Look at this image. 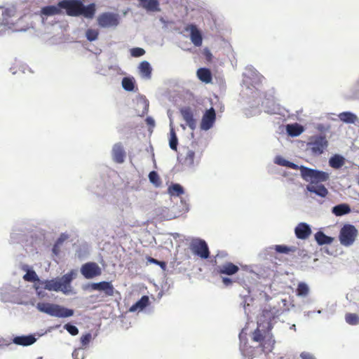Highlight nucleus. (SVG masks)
<instances>
[{"label":"nucleus","mask_w":359,"mask_h":359,"mask_svg":"<svg viewBox=\"0 0 359 359\" xmlns=\"http://www.w3.org/2000/svg\"><path fill=\"white\" fill-rule=\"evenodd\" d=\"M58 6L65 10L69 16L77 17L83 15L86 18H93L96 6L94 3L84 6L80 0H62L58 2Z\"/></svg>","instance_id":"obj_1"},{"label":"nucleus","mask_w":359,"mask_h":359,"mask_svg":"<svg viewBox=\"0 0 359 359\" xmlns=\"http://www.w3.org/2000/svg\"><path fill=\"white\" fill-rule=\"evenodd\" d=\"M36 308L41 312L58 318L70 317L74 314V311L72 309L47 302H39L36 305Z\"/></svg>","instance_id":"obj_2"},{"label":"nucleus","mask_w":359,"mask_h":359,"mask_svg":"<svg viewBox=\"0 0 359 359\" xmlns=\"http://www.w3.org/2000/svg\"><path fill=\"white\" fill-rule=\"evenodd\" d=\"M301 176L306 182H310L309 185L318 184L320 182L329 180V173L301 165Z\"/></svg>","instance_id":"obj_3"},{"label":"nucleus","mask_w":359,"mask_h":359,"mask_svg":"<svg viewBox=\"0 0 359 359\" xmlns=\"http://www.w3.org/2000/svg\"><path fill=\"white\" fill-rule=\"evenodd\" d=\"M358 236L357 229L352 224H344L339 235L340 243L345 247L351 246L355 242Z\"/></svg>","instance_id":"obj_4"},{"label":"nucleus","mask_w":359,"mask_h":359,"mask_svg":"<svg viewBox=\"0 0 359 359\" xmlns=\"http://www.w3.org/2000/svg\"><path fill=\"white\" fill-rule=\"evenodd\" d=\"M328 142L323 135L312 137L308 142V148L314 155H320L327 147Z\"/></svg>","instance_id":"obj_5"},{"label":"nucleus","mask_w":359,"mask_h":359,"mask_svg":"<svg viewBox=\"0 0 359 359\" xmlns=\"http://www.w3.org/2000/svg\"><path fill=\"white\" fill-rule=\"evenodd\" d=\"M191 252L202 259H208L210 257V251L206 242L201 239H194L190 243Z\"/></svg>","instance_id":"obj_6"},{"label":"nucleus","mask_w":359,"mask_h":359,"mask_svg":"<svg viewBox=\"0 0 359 359\" xmlns=\"http://www.w3.org/2000/svg\"><path fill=\"white\" fill-rule=\"evenodd\" d=\"M97 24L100 27H116L118 25L119 20L118 15L105 12L100 14L97 19Z\"/></svg>","instance_id":"obj_7"},{"label":"nucleus","mask_w":359,"mask_h":359,"mask_svg":"<svg viewBox=\"0 0 359 359\" xmlns=\"http://www.w3.org/2000/svg\"><path fill=\"white\" fill-rule=\"evenodd\" d=\"M81 273L86 279H91L100 276L102 270L97 263L90 262L82 265Z\"/></svg>","instance_id":"obj_8"},{"label":"nucleus","mask_w":359,"mask_h":359,"mask_svg":"<svg viewBox=\"0 0 359 359\" xmlns=\"http://www.w3.org/2000/svg\"><path fill=\"white\" fill-rule=\"evenodd\" d=\"M215 119V111L212 107H211L210 109L207 110L205 113L203 114L201 123V128L205 130H209L213 126Z\"/></svg>","instance_id":"obj_9"},{"label":"nucleus","mask_w":359,"mask_h":359,"mask_svg":"<svg viewBox=\"0 0 359 359\" xmlns=\"http://www.w3.org/2000/svg\"><path fill=\"white\" fill-rule=\"evenodd\" d=\"M90 287L93 290L103 291L105 295L108 297H111L114 294L115 289L111 282L102 281L92 283Z\"/></svg>","instance_id":"obj_10"},{"label":"nucleus","mask_w":359,"mask_h":359,"mask_svg":"<svg viewBox=\"0 0 359 359\" xmlns=\"http://www.w3.org/2000/svg\"><path fill=\"white\" fill-rule=\"evenodd\" d=\"M41 290L58 292L62 291V287L58 279L41 280L39 282V285L36 287V291Z\"/></svg>","instance_id":"obj_11"},{"label":"nucleus","mask_w":359,"mask_h":359,"mask_svg":"<svg viewBox=\"0 0 359 359\" xmlns=\"http://www.w3.org/2000/svg\"><path fill=\"white\" fill-rule=\"evenodd\" d=\"M185 30L190 32V39L191 42L194 44V46L199 47L202 45V34L197 28L196 25L194 24L188 25L185 27Z\"/></svg>","instance_id":"obj_12"},{"label":"nucleus","mask_w":359,"mask_h":359,"mask_svg":"<svg viewBox=\"0 0 359 359\" xmlns=\"http://www.w3.org/2000/svg\"><path fill=\"white\" fill-rule=\"evenodd\" d=\"M294 233L298 238L304 240L311 234V229L309 224L301 222L295 227Z\"/></svg>","instance_id":"obj_13"},{"label":"nucleus","mask_w":359,"mask_h":359,"mask_svg":"<svg viewBox=\"0 0 359 359\" xmlns=\"http://www.w3.org/2000/svg\"><path fill=\"white\" fill-rule=\"evenodd\" d=\"M112 156L113 159L116 163H122L124 162L126 152L121 143H116L114 145L112 149Z\"/></svg>","instance_id":"obj_14"},{"label":"nucleus","mask_w":359,"mask_h":359,"mask_svg":"<svg viewBox=\"0 0 359 359\" xmlns=\"http://www.w3.org/2000/svg\"><path fill=\"white\" fill-rule=\"evenodd\" d=\"M238 271V266L232 262H226L224 264L219 266L217 269L218 273L228 276L236 274Z\"/></svg>","instance_id":"obj_15"},{"label":"nucleus","mask_w":359,"mask_h":359,"mask_svg":"<svg viewBox=\"0 0 359 359\" xmlns=\"http://www.w3.org/2000/svg\"><path fill=\"white\" fill-rule=\"evenodd\" d=\"M180 113L184 120L186 121L187 124L191 128H194L196 125V121L194 118V115L191 109L189 107H183L180 109Z\"/></svg>","instance_id":"obj_16"},{"label":"nucleus","mask_w":359,"mask_h":359,"mask_svg":"<svg viewBox=\"0 0 359 359\" xmlns=\"http://www.w3.org/2000/svg\"><path fill=\"white\" fill-rule=\"evenodd\" d=\"M74 273L73 271L65 274L60 279H58L62 287V292L65 294L67 293L70 287V283L73 279Z\"/></svg>","instance_id":"obj_17"},{"label":"nucleus","mask_w":359,"mask_h":359,"mask_svg":"<svg viewBox=\"0 0 359 359\" xmlns=\"http://www.w3.org/2000/svg\"><path fill=\"white\" fill-rule=\"evenodd\" d=\"M197 76L199 80L205 83H210L212 82V76L211 71L208 68H199L196 72Z\"/></svg>","instance_id":"obj_18"},{"label":"nucleus","mask_w":359,"mask_h":359,"mask_svg":"<svg viewBox=\"0 0 359 359\" xmlns=\"http://www.w3.org/2000/svg\"><path fill=\"white\" fill-rule=\"evenodd\" d=\"M13 341L17 345L25 346L33 344L36 341V338L32 335L18 336L14 337Z\"/></svg>","instance_id":"obj_19"},{"label":"nucleus","mask_w":359,"mask_h":359,"mask_svg":"<svg viewBox=\"0 0 359 359\" xmlns=\"http://www.w3.org/2000/svg\"><path fill=\"white\" fill-rule=\"evenodd\" d=\"M307 190L321 197H325L328 194L327 189L323 184H321L308 185Z\"/></svg>","instance_id":"obj_20"},{"label":"nucleus","mask_w":359,"mask_h":359,"mask_svg":"<svg viewBox=\"0 0 359 359\" xmlns=\"http://www.w3.org/2000/svg\"><path fill=\"white\" fill-rule=\"evenodd\" d=\"M149 304V297L147 295L142 296L140 300L134 304L130 309V311H142L146 308Z\"/></svg>","instance_id":"obj_21"},{"label":"nucleus","mask_w":359,"mask_h":359,"mask_svg":"<svg viewBox=\"0 0 359 359\" xmlns=\"http://www.w3.org/2000/svg\"><path fill=\"white\" fill-rule=\"evenodd\" d=\"M0 11L1 12L3 17L2 22L5 24H8L10 18L13 17L16 13L15 8L14 7L4 8L0 6Z\"/></svg>","instance_id":"obj_22"},{"label":"nucleus","mask_w":359,"mask_h":359,"mask_svg":"<svg viewBox=\"0 0 359 359\" xmlns=\"http://www.w3.org/2000/svg\"><path fill=\"white\" fill-rule=\"evenodd\" d=\"M315 239L320 245L331 244L334 241V238L325 235L320 231L316 233Z\"/></svg>","instance_id":"obj_23"},{"label":"nucleus","mask_w":359,"mask_h":359,"mask_svg":"<svg viewBox=\"0 0 359 359\" xmlns=\"http://www.w3.org/2000/svg\"><path fill=\"white\" fill-rule=\"evenodd\" d=\"M62 8L57 6H47L41 8V13L46 16L60 15L62 13Z\"/></svg>","instance_id":"obj_24"},{"label":"nucleus","mask_w":359,"mask_h":359,"mask_svg":"<svg viewBox=\"0 0 359 359\" xmlns=\"http://www.w3.org/2000/svg\"><path fill=\"white\" fill-rule=\"evenodd\" d=\"M275 340L273 339L271 334L264 337V339L260 344V346L262 348L263 351L271 352L274 347Z\"/></svg>","instance_id":"obj_25"},{"label":"nucleus","mask_w":359,"mask_h":359,"mask_svg":"<svg viewBox=\"0 0 359 359\" xmlns=\"http://www.w3.org/2000/svg\"><path fill=\"white\" fill-rule=\"evenodd\" d=\"M351 212L350 206L346 203H341L335 205L332 208V213L336 216H342L346 215Z\"/></svg>","instance_id":"obj_26"},{"label":"nucleus","mask_w":359,"mask_h":359,"mask_svg":"<svg viewBox=\"0 0 359 359\" xmlns=\"http://www.w3.org/2000/svg\"><path fill=\"white\" fill-rule=\"evenodd\" d=\"M23 279L25 281L34 283V287L36 290L38 285H39V282L41 281L34 270H27V273L23 276Z\"/></svg>","instance_id":"obj_27"},{"label":"nucleus","mask_w":359,"mask_h":359,"mask_svg":"<svg viewBox=\"0 0 359 359\" xmlns=\"http://www.w3.org/2000/svg\"><path fill=\"white\" fill-rule=\"evenodd\" d=\"M139 69L141 75L146 78L150 79L151 76V67L147 61L140 62Z\"/></svg>","instance_id":"obj_28"},{"label":"nucleus","mask_w":359,"mask_h":359,"mask_svg":"<svg viewBox=\"0 0 359 359\" xmlns=\"http://www.w3.org/2000/svg\"><path fill=\"white\" fill-rule=\"evenodd\" d=\"M144 8L148 11H159V4L158 0H139Z\"/></svg>","instance_id":"obj_29"},{"label":"nucleus","mask_w":359,"mask_h":359,"mask_svg":"<svg viewBox=\"0 0 359 359\" xmlns=\"http://www.w3.org/2000/svg\"><path fill=\"white\" fill-rule=\"evenodd\" d=\"M344 157L337 154L331 157L329 161L330 165L334 169L340 168L344 165Z\"/></svg>","instance_id":"obj_30"},{"label":"nucleus","mask_w":359,"mask_h":359,"mask_svg":"<svg viewBox=\"0 0 359 359\" xmlns=\"http://www.w3.org/2000/svg\"><path fill=\"white\" fill-rule=\"evenodd\" d=\"M287 132L292 137H297L303 132L302 127L297 124H290L287 126Z\"/></svg>","instance_id":"obj_31"},{"label":"nucleus","mask_w":359,"mask_h":359,"mask_svg":"<svg viewBox=\"0 0 359 359\" xmlns=\"http://www.w3.org/2000/svg\"><path fill=\"white\" fill-rule=\"evenodd\" d=\"M339 118L347 123H354L357 119V116L349 111L342 112L339 114Z\"/></svg>","instance_id":"obj_32"},{"label":"nucleus","mask_w":359,"mask_h":359,"mask_svg":"<svg viewBox=\"0 0 359 359\" xmlns=\"http://www.w3.org/2000/svg\"><path fill=\"white\" fill-rule=\"evenodd\" d=\"M168 192L170 196H180L184 194L183 187L179 184H173L168 189Z\"/></svg>","instance_id":"obj_33"},{"label":"nucleus","mask_w":359,"mask_h":359,"mask_svg":"<svg viewBox=\"0 0 359 359\" xmlns=\"http://www.w3.org/2000/svg\"><path fill=\"white\" fill-rule=\"evenodd\" d=\"M195 158V152L192 150L188 149L184 158L183 159L182 164L187 166H191L194 165Z\"/></svg>","instance_id":"obj_34"},{"label":"nucleus","mask_w":359,"mask_h":359,"mask_svg":"<svg viewBox=\"0 0 359 359\" xmlns=\"http://www.w3.org/2000/svg\"><path fill=\"white\" fill-rule=\"evenodd\" d=\"M309 292V286L305 283L301 282L298 284L296 290V294L297 296L306 297L308 295Z\"/></svg>","instance_id":"obj_35"},{"label":"nucleus","mask_w":359,"mask_h":359,"mask_svg":"<svg viewBox=\"0 0 359 359\" xmlns=\"http://www.w3.org/2000/svg\"><path fill=\"white\" fill-rule=\"evenodd\" d=\"M177 144H178V140H177V135H176L174 129L171 128L170 132V140H169L170 147L172 150L177 151Z\"/></svg>","instance_id":"obj_36"},{"label":"nucleus","mask_w":359,"mask_h":359,"mask_svg":"<svg viewBox=\"0 0 359 359\" xmlns=\"http://www.w3.org/2000/svg\"><path fill=\"white\" fill-rule=\"evenodd\" d=\"M149 179L150 182L152 183L156 187H159L162 184L161 180L156 171H151L149 172Z\"/></svg>","instance_id":"obj_37"},{"label":"nucleus","mask_w":359,"mask_h":359,"mask_svg":"<svg viewBox=\"0 0 359 359\" xmlns=\"http://www.w3.org/2000/svg\"><path fill=\"white\" fill-rule=\"evenodd\" d=\"M122 86L127 91H133L135 88V82L131 78L124 77L122 80Z\"/></svg>","instance_id":"obj_38"},{"label":"nucleus","mask_w":359,"mask_h":359,"mask_svg":"<svg viewBox=\"0 0 359 359\" xmlns=\"http://www.w3.org/2000/svg\"><path fill=\"white\" fill-rule=\"evenodd\" d=\"M275 250L278 253L289 254L296 251L295 247H288L283 245H275Z\"/></svg>","instance_id":"obj_39"},{"label":"nucleus","mask_w":359,"mask_h":359,"mask_svg":"<svg viewBox=\"0 0 359 359\" xmlns=\"http://www.w3.org/2000/svg\"><path fill=\"white\" fill-rule=\"evenodd\" d=\"M346 322L351 325L359 324V316L355 313H348L345 316Z\"/></svg>","instance_id":"obj_40"},{"label":"nucleus","mask_w":359,"mask_h":359,"mask_svg":"<svg viewBox=\"0 0 359 359\" xmlns=\"http://www.w3.org/2000/svg\"><path fill=\"white\" fill-rule=\"evenodd\" d=\"M99 32L94 29H88L86 32V36L89 41H93L97 39Z\"/></svg>","instance_id":"obj_41"},{"label":"nucleus","mask_w":359,"mask_h":359,"mask_svg":"<svg viewBox=\"0 0 359 359\" xmlns=\"http://www.w3.org/2000/svg\"><path fill=\"white\" fill-rule=\"evenodd\" d=\"M64 328L72 335L75 336L79 333L78 328L69 323L65 324Z\"/></svg>","instance_id":"obj_42"},{"label":"nucleus","mask_w":359,"mask_h":359,"mask_svg":"<svg viewBox=\"0 0 359 359\" xmlns=\"http://www.w3.org/2000/svg\"><path fill=\"white\" fill-rule=\"evenodd\" d=\"M130 54L133 57H138L145 54V50L142 48H133L130 50Z\"/></svg>","instance_id":"obj_43"},{"label":"nucleus","mask_w":359,"mask_h":359,"mask_svg":"<svg viewBox=\"0 0 359 359\" xmlns=\"http://www.w3.org/2000/svg\"><path fill=\"white\" fill-rule=\"evenodd\" d=\"M264 339V337H263L259 329H258V328L256 329L255 330V332H253V336H252L253 341L262 343V341H263Z\"/></svg>","instance_id":"obj_44"},{"label":"nucleus","mask_w":359,"mask_h":359,"mask_svg":"<svg viewBox=\"0 0 359 359\" xmlns=\"http://www.w3.org/2000/svg\"><path fill=\"white\" fill-rule=\"evenodd\" d=\"M91 338H92V336L90 333L83 334L81 337V343L82 346H87L90 343Z\"/></svg>","instance_id":"obj_45"},{"label":"nucleus","mask_w":359,"mask_h":359,"mask_svg":"<svg viewBox=\"0 0 359 359\" xmlns=\"http://www.w3.org/2000/svg\"><path fill=\"white\" fill-rule=\"evenodd\" d=\"M203 54H204V56H205V59L207 60V61H208V62L212 61V55L211 52L210 51V50H208V48H205L203 50Z\"/></svg>","instance_id":"obj_46"},{"label":"nucleus","mask_w":359,"mask_h":359,"mask_svg":"<svg viewBox=\"0 0 359 359\" xmlns=\"http://www.w3.org/2000/svg\"><path fill=\"white\" fill-rule=\"evenodd\" d=\"M302 359H316L315 357L309 353L302 352L300 354Z\"/></svg>","instance_id":"obj_47"},{"label":"nucleus","mask_w":359,"mask_h":359,"mask_svg":"<svg viewBox=\"0 0 359 359\" xmlns=\"http://www.w3.org/2000/svg\"><path fill=\"white\" fill-rule=\"evenodd\" d=\"M286 167L287 168H292V169H294V170H300V168H301V165L299 166L298 165L292 163V162H290V161H288L286 163Z\"/></svg>","instance_id":"obj_48"},{"label":"nucleus","mask_w":359,"mask_h":359,"mask_svg":"<svg viewBox=\"0 0 359 359\" xmlns=\"http://www.w3.org/2000/svg\"><path fill=\"white\" fill-rule=\"evenodd\" d=\"M233 282V281L229 278L222 277V283L226 287L231 285Z\"/></svg>","instance_id":"obj_49"},{"label":"nucleus","mask_w":359,"mask_h":359,"mask_svg":"<svg viewBox=\"0 0 359 359\" xmlns=\"http://www.w3.org/2000/svg\"><path fill=\"white\" fill-rule=\"evenodd\" d=\"M287 162H288V161L283 159L282 158H277L276 159V163L283 166H286Z\"/></svg>","instance_id":"obj_50"},{"label":"nucleus","mask_w":359,"mask_h":359,"mask_svg":"<svg viewBox=\"0 0 359 359\" xmlns=\"http://www.w3.org/2000/svg\"><path fill=\"white\" fill-rule=\"evenodd\" d=\"M147 124L151 127H154L155 125L154 120L151 117H147L145 120Z\"/></svg>","instance_id":"obj_51"},{"label":"nucleus","mask_w":359,"mask_h":359,"mask_svg":"<svg viewBox=\"0 0 359 359\" xmlns=\"http://www.w3.org/2000/svg\"><path fill=\"white\" fill-rule=\"evenodd\" d=\"M156 265H158L161 266V268L163 270L165 269L166 268V263L165 262H162V261H158L156 263Z\"/></svg>","instance_id":"obj_52"},{"label":"nucleus","mask_w":359,"mask_h":359,"mask_svg":"<svg viewBox=\"0 0 359 359\" xmlns=\"http://www.w3.org/2000/svg\"><path fill=\"white\" fill-rule=\"evenodd\" d=\"M147 259L148 262H149V263H152V264H156V263H157V262H158V260H157V259H154V258H153V257H148L147 258Z\"/></svg>","instance_id":"obj_53"},{"label":"nucleus","mask_w":359,"mask_h":359,"mask_svg":"<svg viewBox=\"0 0 359 359\" xmlns=\"http://www.w3.org/2000/svg\"><path fill=\"white\" fill-rule=\"evenodd\" d=\"M65 237H63V236H61L56 241V243L58 245H61L62 242L65 240Z\"/></svg>","instance_id":"obj_54"},{"label":"nucleus","mask_w":359,"mask_h":359,"mask_svg":"<svg viewBox=\"0 0 359 359\" xmlns=\"http://www.w3.org/2000/svg\"><path fill=\"white\" fill-rule=\"evenodd\" d=\"M144 111H142V115H144V114H146L148 111V107H149V104L148 102H144Z\"/></svg>","instance_id":"obj_55"},{"label":"nucleus","mask_w":359,"mask_h":359,"mask_svg":"<svg viewBox=\"0 0 359 359\" xmlns=\"http://www.w3.org/2000/svg\"><path fill=\"white\" fill-rule=\"evenodd\" d=\"M58 245H59L58 244L55 243V245H54V247H53V252H54L55 254H57V247Z\"/></svg>","instance_id":"obj_56"}]
</instances>
